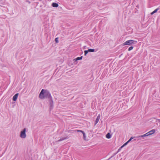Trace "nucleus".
I'll use <instances>...</instances> for the list:
<instances>
[{"mask_svg":"<svg viewBox=\"0 0 160 160\" xmlns=\"http://www.w3.org/2000/svg\"><path fill=\"white\" fill-rule=\"evenodd\" d=\"M39 98L41 99H44L47 98L49 99L51 98V96L49 92L46 90H42L39 95Z\"/></svg>","mask_w":160,"mask_h":160,"instance_id":"f257e3e1","label":"nucleus"},{"mask_svg":"<svg viewBox=\"0 0 160 160\" xmlns=\"http://www.w3.org/2000/svg\"><path fill=\"white\" fill-rule=\"evenodd\" d=\"M137 41L134 40H127L122 44V46L125 45H132L133 44H136Z\"/></svg>","mask_w":160,"mask_h":160,"instance_id":"f03ea898","label":"nucleus"},{"mask_svg":"<svg viewBox=\"0 0 160 160\" xmlns=\"http://www.w3.org/2000/svg\"><path fill=\"white\" fill-rule=\"evenodd\" d=\"M26 129L24 128L22 131L20 132V137L22 138H25L26 137Z\"/></svg>","mask_w":160,"mask_h":160,"instance_id":"7ed1b4c3","label":"nucleus"},{"mask_svg":"<svg viewBox=\"0 0 160 160\" xmlns=\"http://www.w3.org/2000/svg\"><path fill=\"white\" fill-rule=\"evenodd\" d=\"M77 131L78 132H81L82 134H83V139L85 140H86V134L83 131H82V130H77Z\"/></svg>","mask_w":160,"mask_h":160,"instance_id":"20e7f679","label":"nucleus"},{"mask_svg":"<svg viewBox=\"0 0 160 160\" xmlns=\"http://www.w3.org/2000/svg\"><path fill=\"white\" fill-rule=\"evenodd\" d=\"M18 93H17L13 97L12 100L14 101H16L17 99L18 96Z\"/></svg>","mask_w":160,"mask_h":160,"instance_id":"39448f33","label":"nucleus"},{"mask_svg":"<svg viewBox=\"0 0 160 160\" xmlns=\"http://www.w3.org/2000/svg\"><path fill=\"white\" fill-rule=\"evenodd\" d=\"M50 99L49 100V103H50V106L51 108H52L53 106V102L52 100V98L51 97V99Z\"/></svg>","mask_w":160,"mask_h":160,"instance_id":"423d86ee","label":"nucleus"},{"mask_svg":"<svg viewBox=\"0 0 160 160\" xmlns=\"http://www.w3.org/2000/svg\"><path fill=\"white\" fill-rule=\"evenodd\" d=\"M100 118V114H98V117L97 118L95 121V125H96L99 122V120Z\"/></svg>","mask_w":160,"mask_h":160,"instance_id":"0eeeda50","label":"nucleus"},{"mask_svg":"<svg viewBox=\"0 0 160 160\" xmlns=\"http://www.w3.org/2000/svg\"><path fill=\"white\" fill-rule=\"evenodd\" d=\"M155 132V129H152L151 131H149L148 132V133L150 134L149 135H152V134L154 133Z\"/></svg>","mask_w":160,"mask_h":160,"instance_id":"6e6552de","label":"nucleus"},{"mask_svg":"<svg viewBox=\"0 0 160 160\" xmlns=\"http://www.w3.org/2000/svg\"><path fill=\"white\" fill-rule=\"evenodd\" d=\"M52 6L53 7H58V3L53 2L52 3Z\"/></svg>","mask_w":160,"mask_h":160,"instance_id":"1a4fd4ad","label":"nucleus"},{"mask_svg":"<svg viewBox=\"0 0 160 160\" xmlns=\"http://www.w3.org/2000/svg\"><path fill=\"white\" fill-rule=\"evenodd\" d=\"M82 56H81L80 57H78L76 59H74V61H76L77 60H80L82 59Z\"/></svg>","mask_w":160,"mask_h":160,"instance_id":"9d476101","label":"nucleus"},{"mask_svg":"<svg viewBox=\"0 0 160 160\" xmlns=\"http://www.w3.org/2000/svg\"><path fill=\"white\" fill-rule=\"evenodd\" d=\"M106 137L108 139H109L111 138V135H110V133H107L106 135Z\"/></svg>","mask_w":160,"mask_h":160,"instance_id":"9b49d317","label":"nucleus"},{"mask_svg":"<svg viewBox=\"0 0 160 160\" xmlns=\"http://www.w3.org/2000/svg\"><path fill=\"white\" fill-rule=\"evenodd\" d=\"M88 50V52H95V49H89Z\"/></svg>","mask_w":160,"mask_h":160,"instance_id":"f8f14e48","label":"nucleus"},{"mask_svg":"<svg viewBox=\"0 0 160 160\" xmlns=\"http://www.w3.org/2000/svg\"><path fill=\"white\" fill-rule=\"evenodd\" d=\"M88 52V50H85L84 51V55L86 56Z\"/></svg>","mask_w":160,"mask_h":160,"instance_id":"ddd939ff","label":"nucleus"},{"mask_svg":"<svg viewBox=\"0 0 160 160\" xmlns=\"http://www.w3.org/2000/svg\"><path fill=\"white\" fill-rule=\"evenodd\" d=\"M133 48V47L132 46L130 47H129L128 49V51H130L131 50H132Z\"/></svg>","mask_w":160,"mask_h":160,"instance_id":"4468645a","label":"nucleus"},{"mask_svg":"<svg viewBox=\"0 0 160 160\" xmlns=\"http://www.w3.org/2000/svg\"><path fill=\"white\" fill-rule=\"evenodd\" d=\"M144 137H145V136H144V135H140V136H138V138L141 137V138H144Z\"/></svg>","mask_w":160,"mask_h":160,"instance_id":"2eb2a0df","label":"nucleus"},{"mask_svg":"<svg viewBox=\"0 0 160 160\" xmlns=\"http://www.w3.org/2000/svg\"><path fill=\"white\" fill-rule=\"evenodd\" d=\"M149 134H150L148 133V132H147V133H146V134H144V136L145 137H146V136H148L149 135H150Z\"/></svg>","mask_w":160,"mask_h":160,"instance_id":"dca6fc26","label":"nucleus"},{"mask_svg":"<svg viewBox=\"0 0 160 160\" xmlns=\"http://www.w3.org/2000/svg\"><path fill=\"white\" fill-rule=\"evenodd\" d=\"M159 8H157V9H155L154 11L153 12H154L155 13L156 12H157L158 11V10H159Z\"/></svg>","mask_w":160,"mask_h":160,"instance_id":"f3484780","label":"nucleus"},{"mask_svg":"<svg viewBox=\"0 0 160 160\" xmlns=\"http://www.w3.org/2000/svg\"><path fill=\"white\" fill-rule=\"evenodd\" d=\"M133 138V137H131L129 139V140L127 141L128 142V143L129 142H130L131 140Z\"/></svg>","mask_w":160,"mask_h":160,"instance_id":"a211bd4d","label":"nucleus"},{"mask_svg":"<svg viewBox=\"0 0 160 160\" xmlns=\"http://www.w3.org/2000/svg\"><path fill=\"white\" fill-rule=\"evenodd\" d=\"M55 40L56 42L57 43L58 42V38H56L55 39Z\"/></svg>","mask_w":160,"mask_h":160,"instance_id":"6ab92c4d","label":"nucleus"},{"mask_svg":"<svg viewBox=\"0 0 160 160\" xmlns=\"http://www.w3.org/2000/svg\"><path fill=\"white\" fill-rule=\"evenodd\" d=\"M128 143V142H126V143H125L123 145V146H125V145H126Z\"/></svg>","mask_w":160,"mask_h":160,"instance_id":"aec40b11","label":"nucleus"},{"mask_svg":"<svg viewBox=\"0 0 160 160\" xmlns=\"http://www.w3.org/2000/svg\"><path fill=\"white\" fill-rule=\"evenodd\" d=\"M155 13L153 11L151 13V15H153L154 13Z\"/></svg>","mask_w":160,"mask_h":160,"instance_id":"412c9836","label":"nucleus"},{"mask_svg":"<svg viewBox=\"0 0 160 160\" xmlns=\"http://www.w3.org/2000/svg\"><path fill=\"white\" fill-rule=\"evenodd\" d=\"M65 139H65H60V140H59L58 141H62V140H64V139Z\"/></svg>","mask_w":160,"mask_h":160,"instance_id":"4be33fe9","label":"nucleus"},{"mask_svg":"<svg viewBox=\"0 0 160 160\" xmlns=\"http://www.w3.org/2000/svg\"><path fill=\"white\" fill-rule=\"evenodd\" d=\"M124 147V146H123V145L121 147V148H123V147Z\"/></svg>","mask_w":160,"mask_h":160,"instance_id":"5701e85b","label":"nucleus"},{"mask_svg":"<svg viewBox=\"0 0 160 160\" xmlns=\"http://www.w3.org/2000/svg\"><path fill=\"white\" fill-rule=\"evenodd\" d=\"M158 122H159L160 123V120H158Z\"/></svg>","mask_w":160,"mask_h":160,"instance_id":"b1692460","label":"nucleus"}]
</instances>
